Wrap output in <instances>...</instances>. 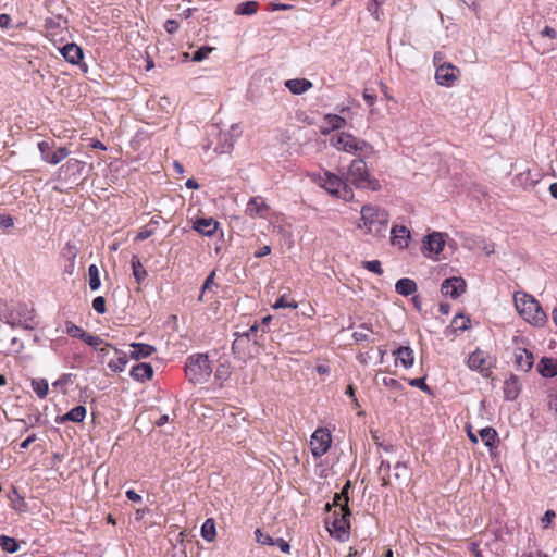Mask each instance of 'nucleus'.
Returning a JSON list of instances; mask_svg holds the SVG:
<instances>
[{
    "mask_svg": "<svg viewBox=\"0 0 557 557\" xmlns=\"http://www.w3.org/2000/svg\"><path fill=\"white\" fill-rule=\"evenodd\" d=\"M515 306L519 314L529 323L535 326H544L547 322V314L540 302L523 292H517L513 296Z\"/></svg>",
    "mask_w": 557,
    "mask_h": 557,
    "instance_id": "f257e3e1",
    "label": "nucleus"
},
{
    "mask_svg": "<svg viewBox=\"0 0 557 557\" xmlns=\"http://www.w3.org/2000/svg\"><path fill=\"white\" fill-rule=\"evenodd\" d=\"M388 214L385 210L367 205L361 209V222L359 228H366L367 233L377 237H385L388 226Z\"/></svg>",
    "mask_w": 557,
    "mask_h": 557,
    "instance_id": "f03ea898",
    "label": "nucleus"
},
{
    "mask_svg": "<svg viewBox=\"0 0 557 557\" xmlns=\"http://www.w3.org/2000/svg\"><path fill=\"white\" fill-rule=\"evenodd\" d=\"M212 373V366L206 354L190 355L185 364V374L193 384L206 383Z\"/></svg>",
    "mask_w": 557,
    "mask_h": 557,
    "instance_id": "7ed1b4c3",
    "label": "nucleus"
},
{
    "mask_svg": "<svg viewBox=\"0 0 557 557\" xmlns=\"http://www.w3.org/2000/svg\"><path fill=\"white\" fill-rule=\"evenodd\" d=\"M332 145L338 150L354 153L357 151L371 153L373 148L366 140L359 139L349 133H341L332 138Z\"/></svg>",
    "mask_w": 557,
    "mask_h": 557,
    "instance_id": "20e7f679",
    "label": "nucleus"
},
{
    "mask_svg": "<svg viewBox=\"0 0 557 557\" xmlns=\"http://www.w3.org/2000/svg\"><path fill=\"white\" fill-rule=\"evenodd\" d=\"M346 182L362 188L369 186V173L367 164L362 159L351 161L347 171Z\"/></svg>",
    "mask_w": 557,
    "mask_h": 557,
    "instance_id": "39448f33",
    "label": "nucleus"
},
{
    "mask_svg": "<svg viewBox=\"0 0 557 557\" xmlns=\"http://www.w3.org/2000/svg\"><path fill=\"white\" fill-rule=\"evenodd\" d=\"M325 178L322 187H324L330 194L341 197L345 200L352 198V193L347 186V182H344L341 177L335 174L325 172Z\"/></svg>",
    "mask_w": 557,
    "mask_h": 557,
    "instance_id": "423d86ee",
    "label": "nucleus"
},
{
    "mask_svg": "<svg viewBox=\"0 0 557 557\" xmlns=\"http://www.w3.org/2000/svg\"><path fill=\"white\" fill-rule=\"evenodd\" d=\"M331 434L324 429H318L311 436L310 448L312 455L318 458L326 454L331 446Z\"/></svg>",
    "mask_w": 557,
    "mask_h": 557,
    "instance_id": "0eeeda50",
    "label": "nucleus"
},
{
    "mask_svg": "<svg viewBox=\"0 0 557 557\" xmlns=\"http://www.w3.org/2000/svg\"><path fill=\"white\" fill-rule=\"evenodd\" d=\"M468 366L471 370H478L484 376H488L490 370L494 366V360L483 350L476 349L469 356Z\"/></svg>",
    "mask_w": 557,
    "mask_h": 557,
    "instance_id": "6e6552de",
    "label": "nucleus"
},
{
    "mask_svg": "<svg viewBox=\"0 0 557 557\" xmlns=\"http://www.w3.org/2000/svg\"><path fill=\"white\" fill-rule=\"evenodd\" d=\"M9 323L11 326H21L25 330H33L37 325L33 310L26 306H21L15 313H11Z\"/></svg>",
    "mask_w": 557,
    "mask_h": 557,
    "instance_id": "1a4fd4ad",
    "label": "nucleus"
},
{
    "mask_svg": "<svg viewBox=\"0 0 557 557\" xmlns=\"http://www.w3.org/2000/svg\"><path fill=\"white\" fill-rule=\"evenodd\" d=\"M466 290V282L462 277L453 276L444 280L441 285V293L453 299L458 298Z\"/></svg>",
    "mask_w": 557,
    "mask_h": 557,
    "instance_id": "9d476101",
    "label": "nucleus"
},
{
    "mask_svg": "<svg viewBox=\"0 0 557 557\" xmlns=\"http://www.w3.org/2000/svg\"><path fill=\"white\" fill-rule=\"evenodd\" d=\"M334 519L331 522L334 531L336 532V537L343 540L344 536L348 535V530L350 528L349 516L350 510L346 508L345 510H341L337 512L336 510L333 513Z\"/></svg>",
    "mask_w": 557,
    "mask_h": 557,
    "instance_id": "9b49d317",
    "label": "nucleus"
},
{
    "mask_svg": "<svg viewBox=\"0 0 557 557\" xmlns=\"http://www.w3.org/2000/svg\"><path fill=\"white\" fill-rule=\"evenodd\" d=\"M456 71L458 70L450 63L440 64L435 72V79L442 86H451L457 79Z\"/></svg>",
    "mask_w": 557,
    "mask_h": 557,
    "instance_id": "f8f14e48",
    "label": "nucleus"
},
{
    "mask_svg": "<svg viewBox=\"0 0 557 557\" xmlns=\"http://www.w3.org/2000/svg\"><path fill=\"white\" fill-rule=\"evenodd\" d=\"M269 210L270 207L260 196L250 198L246 207V213L251 218H267Z\"/></svg>",
    "mask_w": 557,
    "mask_h": 557,
    "instance_id": "ddd939ff",
    "label": "nucleus"
},
{
    "mask_svg": "<svg viewBox=\"0 0 557 557\" xmlns=\"http://www.w3.org/2000/svg\"><path fill=\"white\" fill-rule=\"evenodd\" d=\"M534 357L531 351L520 347L515 350V364L517 369L528 372L532 369Z\"/></svg>",
    "mask_w": 557,
    "mask_h": 557,
    "instance_id": "4468645a",
    "label": "nucleus"
},
{
    "mask_svg": "<svg viewBox=\"0 0 557 557\" xmlns=\"http://www.w3.org/2000/svg\"><path fill=\"white\" fill-rule=\"evenodd\" d=\"M504 398L508 401H513L518 398L521 392V384L517 375L510 374L504 382Z\"/></svg>",
    "mask_w": 557,
    "mask_h": 557,
    "instance_id": "2eb2a0df",
    "label": "nucleus"
},
{
    "mask_svg": "<svg viewBox=\"0 0 557 557\" xmlns=\"http://www.w3.org/2000/svg\"><path fill=\"white\" fill-rule=\"evenodd\" d=\"M219 222L213 218H200L194 222L193 228L205 236H212L218 230Z\"/></svg>",
    "mask_w": 557,
    "mask_h": 557,
    "instance_id": "dca6fc26",
    "label": "nucleus"
},
{
    "mask_svg": "<svg viewBox=\"0 0 557 557\" xmlns=\"http://www.w3.org/2000/svg\"><path fill=\"white\" fill-rule=\"evenodd\" d=\"M444 245L445 242L443 239L442 233L433 232L425 237L423 248L426 249L430 253L438 255L443 250Z\"/></svg>",
    "mask_w": 557,
    "mask_h": 557,
    "instance_id": "f3484780",
    "label": "nucleus"
},
{
    "mask_svg": "<svg viewBox=\"0 0 557 557\" xmlns=\"http://www.w3.org/2000/svg\"><path fill=\"white\" fill-rule=\"evenodd\" d=\"M346 125L345 117L337 114H326L323 119V126L321 127V133L323 135L329 134L332 131H337L343 128Z\"/></svg>",
    "mask_w": 557,
    "mask_h": 557,
    "instance_id": "a211bd4d",
    "label": "nucleus"
},
{
    "mask_svg": "<svg viewBox=\"0 0 557 557\" xmlns=\"http://www.w3.org/2000/svg\"><path fill=\"white\" fill-rule=\"evenodd\" d=\"M284 85L293 95H301L312 88V82L307 78L287 79Z\"/></svg>",
    "mask_w": 557,
    "mask_h": 557,
    "instance_id": "6ab92c4d",
    "label": "nucleus"
},
{
    "mask_svg": "<svg viewBox=\"0 0 557 557\" xmlns=\"http://www.w3.org/2000/svg\"><path fill=\"white\" fill-rule=\"evenodd\" d=\"M392 238L391 242L394 246L405 248L410 239V232L406 226H394L391 230Z\"/></svg>",
    "mask_w": 557,
    "mask_h": 557,
    "instance_id": "aec40b11",
    "label": "nucleus"
},
{
    "mask_svg": "<svg viewBox=\"0 0 557 557\" xmlns=\"http://www.w3.org/2000/svg\"><path fill=\"white\" fill-rule=\"evenodd\" d=\"M393 355L395 356L396 363L400 362L405 369H409L413 366V350L409 346H400L393 351Z\"/></svg>",
    "mask_w": 557,
    "mask_h": 557,
    "instance_id": "412c9836",
    "label": "nucleus"
},
{
    "mask_svg": "<svg viewBox=\"0 0 557 557\" xmlns=\"http://www.w3.org/2000/svg\"><path fill=\"white\" fill-rule=\"evenodd\" d=\"M60 52L63 58L72 64H78L83 59V51L75 44H66L60 49Z\"/></svg>",
    "mask_w": 557,
    "mask_h": 557,
    "instance_id": "4be33fe9",
    "label": "nucleus"
},
{
    "mask_svg": "<svg viewBox=\"0 0 557 557\" xmlns=\"http://www.w3.org/2000/svg\"><path fill=\"white\" fill-rule=\"evenodd\" d=\"M153 375V369L150 363H138L134 366L131 370V376L139 382H145L146 380H150Z\"/></svg>",
    "mask_w": 557,
    "mask_h": 557,
    "instance_id": "5701e85b",
    "label": "nucleus"
},
{
    "mask_svg": "<svg viewBox=\"0 0 557 557\" xmlns=\"http://www.w3.org/2000/svg\"><path fill=\"white\" fill-rule=\"evenodd\" d=\"M539 373L544 377H554L557 375V360L543 357L537 364Z\"/></svg>",
    "mask_w": 557,
    "mask_h": 557,
    "instance_id": "b1692460",
    "label": "nucleus"
},
{
    "mask_svg": "<svg viewBox=\"0 0 557 557\" xmlns=\"http://www.w3.org/2000/svg\"><path fill=\"white\" fill-rule=\"evenodd\" d=\"M86 408L84 406H76L72 408L69 412L61 417H57L55 422L57 423H64L66 421H72L79 423L82 422L86 417Z\"/></svg>",
    "mask_w": 557,
    "mask_h": 557,
    "instance_id": "393cba45",
    "label": "nucleus"
},
{
    "mask_svg": "<svg viewBox=\"0 0 557 557\" xmlns=\"http://www.w3.org/2000/svg\"><path fill=\"white\" fill-rule=\"evenodd\" d=\"M131 347L133 350L129 354V358L134 360L147 358L156 351L153 346L144 343H132Z\"/></svg>",
    "mask_w": 557,
    "mask_h": 557,
    "instance_id": "a878e982",
    "label": "nucleus"
},
{
    "mask_svg": "<svg viewBox=\"0 0 557 557\" xmlns=\"http://www.w3.org/2000/svg\"><path fill=\"white\" fill-rule=\"evenodd\" d=\"M259 325L255 323L250 326V329L247 332H244L242 334H238L235 341L232 344V351L233 354H239V348L247 342L250 341L251 336L258 331Z\"/></svg>",
    "mask_w": 557,
    "mask_h": 557,
    "instance_id": "bb28decb",
    "label": "nucleus"
},
{
    "mask_svg": "<svg viewBox=\"0 0 557 557\" xmlns=\"http://www.w3.org/2000/svg\"><path fill=\"white\" fill-rule=\"evenodd\" d=\"M395 290L403 296H409L417 290V284L411 278H400L395 285Z\"/></svg>",
    "mask_w": 557,
    "mask_h": 557,
    "instance_id": "cd10ccee",
    "label": "nucleus"
},
{
    "mask_svg": "<svg viewBox=\"0 0 557 557\" xmlns=\"http://www.w3.org/2000/svg\"><path fill=\"white\" fill-rule=\"evenodd\" d=\"M234 147V139L230 133L220 134V143L214 148V151L220 154L230 153Z\"/></svg>",
    "mask_w": 557,
    "mask_h": 557,
    "instance_id": "c85d7f7f",
    "label": "nucleus"
},
{
    "mask_svg": "<svg viewBox=\"0 0 557 557\" xmlns=\"http://www.w3.org/2000/svg\"><path fill=\"white\" fill-rule=\"evenodd\" d=\"M114 351L119 355L117 359L116 360H111L109 363H108V367L113 371V372H122L127 362H128V357L127 355L117 349V348H114Z\"/></svg>",
    "mask_w": 557,
    "mask_h": 557,
    "instance_id": "c756f323",
    "label": "nucleus"
},
{
    "mask_svg": "<svg viewBox=\"0 0 557 557\" xmlns=\"http://www.w3.org/2000/svg\"><path fill=\"white\" fill-rule=\"evenodd\" d=\"M350 487V482L347 481L341 493H336L334 496L333 504L334 506L339 508L341 510H345L348 507V490Z\"/></svg>",
    "mask_w": 557,
    "mask_h": 557,
    "instance_id": "7c9ffc66",
    "label": "nucleus"
},
{
    "mask_svg": "<svg viewBox=\"0 0 557 557\" xmlns=\"http://www.w3.org/2000/svg\"><path fill=\"white\" fill-rule=\"evenodd\" d=\"M232 374V367L226 359L221 358L215 370V379L226 381Z\"/></svg>",
    "mask_w": 557,
    "mask_h": 557,
    "instance_id": "2f4dec72",
    "label": "nucleus"
},
{
    "mask_svg": "<svg viewBox=\"0 0 557 557\" xmlns=\"http://www.w3.org/2000/svg\"><path fill=\"white\" fill-rule=\"evenodd\" d=\"M30 385L38 398L44 399L47 396L49 386L46 379H33Z\"/></svg>",
    "mask_w": 557,
    "mask_h": 557,
    "instance_id": "473e14b6",
    "label": "nucleus"
},
{
    "mask_svg": "<svg viewBox=\"0 0 557 557\" xmlns=\"http://www.w3.org/2000/svg\"><path fill=\"white\" fill-rule=\"evenodd\" d=\"M259 3L257 1H246L239 3L235 9L237 15H252L258 11Z\"/></svg>",
    "mask_w": 557,
    "mask_h": 557,
    "instance_id": "72a5a7b5",
    "label": "nucleus"
},
{
    "mask_svg": "<svg viewBox=\"0 0 557 557\" xmlns=\"http://www.w3.org/2000/svg\"><path fill=\"white\" fill-rule=\"evenodd\" d=\"M215 522L213 519H207L201 527V536L208 541L212 542L215 537Z\"/></svg>",
    "mask_w": 557,
    "mask_h": 557,
    "instance_id": "f704fd0d",
    "label": "nucleus"
},
{
    "mask_svg": "<svg viewBox=\"0 0 557 557\" xmlns=\"http://www.w3.org/2000/svg\"><path fill=\"white\" fill-rule=\"evenodd\" d=\"M0 546L2 550L10 554L16 553L20 549V544L16 540L7 535H0Z\"/></svg>",
    "mask_w": 557,
    "mask_h": 557,
    "instance_id": "c9c22d12",
    "label": "nucleus"
},
{
    "mask_svg": "<svg viewBox=\"0 0 557 557\" xmlns=\"http://www.w3.org/2000/svg\"><path fill=\"white\" fill-rule=\"evenodd\" d=\"M131 264L135 280L138 283L143 282L147 276V271L145 270V268L143 267V264L140 263L139 259L136 256H133Z\"/></svg>",
    "mask_w": 557,
    "mask_h": 557,
    "instance_id": "e433bc0d",
    "label": "nucleus"
},
{
    "mask_svg": "<svg viewBox=\"0 0 557 557\" xmlns=\"http://www.w3.org/2000/svg\"><path fill=\"white\" fill-rule=\"evenodd\" d=\"M391 465L388 461L386 460H382L381 463H380V467H379V475H380V479L382 481V484L384 486L388 485L392 483V476H391Z\"/></svg>",
    "mask_w": 557,
    "mask_h": 557,
    "instance_id": "4c0bfd02",
    "label": "nucleus"
},
{
    "mask_svg": "<svg viewBox=\"0 0 557 557\" xmlns=\"http://www.w3.org/2000/svg\"><path fill=\"white\" fill-rule=\"evenodd\" d=\"M88 275H89V287L91 290H97L100 285V276H99V269L96 264H90L88 268Z\"/></svg>",
    "mask_w": 557,
    "mask_h": 557,
    "instance_id": "58836bf2",
    "label": "nucleus"
},
{
    "mask_svg": "<svg viewBox=\"0 0 557 557\" xmlns=\"http://www.w3.org/2000/svg\"><path fill=\"white\" fill-rule=\"evenodd\" d=\"M481 440L484 442V444L488 447H492L495 443V440L497 437V432L493 428H483L479 431Z\"/></svg>",
    "mask_w": 557,
    "mask_h": 557,
    "instance_id": "ea45409f",
    "label": "nucleus"
},
{
    "mask_svg": "<svg viewBox=\"0 0 557 557\" xmlns=\"http://www.w3.org/2000/svg\"><path fill=\"white\" fill-rule=\"evenodd\" d=\"M393 478L397 482L406 481L409 478L407 465L404 462H397L394 467Z\"/></svg>",
    "mask_w": 557,
    "mask_h": 557,
    "instance_id": "a19ab883",
    "label": "nucleus"
},
{
    "mask_svg": "<svg viewBox=\"0 0 557 557\" xmlns=\"http://www.w3.org/2000/svg\"><path fill=\"white\" fill-rule=\"evenodd\" d=\"M70 154V151L65 147H60L55 151L50 153L48 157V163L58 164Z\"/></svg>",
    "mask_w": 557,
    "mask_h": 557,
    "instance_id": "79ce46f5",
    "label": "nucleus"
},
{
    "mask_svg": "<svg viewBox=\"0 0 557 557\" xmlns=\"http://www.w3.org/2000/svg\"><path fill=\"white\" fill-rule=\"evenodd\" d=\"M368 332H371L373 333V330L366 323L361 324L358 330H356L354 333H352V338L356 341V342H363V341H368L369 339V336H368Z\"/></svg>",
    "mask_w": 557,
    "mask_h": 557,
    "instance_id": "37998d69",
    "label": "nucleus"
},
{
    "mask_svg": "<svg viewBox=\"0 0 557 557\" xmlns=\"http://www.w3.org/2000/svg\"><path fill=\"white\" fill-rule=\"evenodd\" d=\"M298 304L294 299H289L286 295H282L273 305L274 309L290 308L296 309Z\"/></svg>",
    "mask_w": 557,
    "mask_h": 557,
    "instance_id": "c03bdc74",
    "label": "nucleus"
},
{
    "mask_svg": "<svg viewBox=\"0 0 557 557\" xmlns=\"http://www.w3.org/2000/svg\"><path fill=\"white\" fill-rule=\"evenodd\" d=\"M66 333L71 337L79 338L82 341H83L84 336L86 335V332L82 327H79L71 322H66Z\"/></svg>",
    "mask_w": 557,
    "mask_h": 557,
    "instance_id": "a18cd8bd",
    "label": "nucleus"
},
{
    "mask_svg": "<svg viewBox=\"0 0 557 557\" xmlns=\"http://www.w3.org/2000/svg\"><path fill=\"white\" fill-rule=\"evenodd\" d=\"M362 267L377 275L383 274L381 262L379 260L363 261Z\"/></svg>",
    "mask_w": 557,
    "mask_h": 557,
    "instance_id": "49530a36",
    "label": "nucleus"
},
{
    "mask_svg": "<svg viewBox=\"0 0 557 557\" xmlns=\"http://www.w3.org/2000/svg\"><path fill=\"white\" fill-rule=\"evenodd\" d=\"M212 50H213V48H211V47H201L194 52L191 60L194 62H201L206 58H208V55L210 54V52Z\"/></svg>",
    "mask_w": 557,
    "mask_h": 557,
    "instance_id": "de8ad7c7",
    "label": "nucleus"
},
{
    "mask_svg": "<svg viewBox=\"0 0 557 557\" xmlns=\"http://www.w3.org/2000/svg\"><path fill=\"white\" fill-rule=\"evenodd\" d=\"M214 276H215V271H212L208 276L207 278L205 280V283L201 287V293L198 297V300L199 301H203V295H205V292L207 289H211L212 286L214 285Z\"/></svg>",
    "mask_w": 557,
    "mask_h": 557,
    "instance_id": "09e8293b",
    "label": "nucleus"
},
{
    "mask_svg": "<svg viewBox=\"0 0 557 557\" xmlns=\"http://www.w3.org/2000/svg\"><path fill=\"white\" fill-rule=\"evenodd\" d=\"M255 534L258 543L265 545H275L274 539L271 537L269 534L262 533L261 530L257 529Z\"/></svg>",
    "mask_w": 557,
    "mask_h": 557,
    "instance_id": "8fccbe9b",
    "label": "nucleus"
},
{
    "mask_svg": "<svg viewBox=\"0 0 557 557\" xmlns=\"http://www.w3.org/2000/svg\"><path fill=\"white\" fill-rule=\"evenodd\" d=\"M76 253H77V249L75 246L67 244L66 247L64 248V256H66L69 258V260L71 261V264H70L71 269H73V267H74V260L76 258ZM69 272L72 273V270H69Z\"/></svg>",
    "mask_w": 557,
    "mask_h": 557,
    "instance_id": "3c124183",
    "label": "nucleus"
},
{
    "mask_svg": "<svg viewBox=\"0 0 557 557\" xmlns=\"http://www.w3.org/2000/svg\"><path fill=\"white\" fill-rule=\"evenodd\" d=\"M92 308L99 314H103L106 312V299L102 296H98L92 300Z\"/></svg>",
    "mask_w": 557,
    "mask_h": 557,
    "instance_id": "603ef678",
    "label": "nucleus"
},
{
    "mask_svg": "<svg viewBox=\"0 0 557 557\" xmlns=\"http://www.w3.org/2000/svg\"><path fill=\"white\" fill-rule=\"evenodd\" d=\"M83 341L91 346L94 349H98L97 347L103 343L102 338L99 337V336H95V335H90L88 333H86V335L84 336Z\"/></svg>",
    "mask_w": 557,
    "mask_h": 557,
    "instance_id": "864d4df0",
    "label": "nucleus"
},
{
    "mask_svg": "<svg viewBox=\"0 0 557 557\" xmlns=\"http://www.w3.org/2000/svg\"><path fill=\"white\" fill-rule=\"evenodd\" d=\"M453 323L456 325V329L465 331L469 327L470 320L466 318L465 315H456L454 318Z\"/></svg>",
    "mask_w": 557,
    "mask_h": 557,
    "instance_id": "5fc2aeb1",
    "label": "nucleus"
},
{
    "mask_svg": "<svg viewBox=\"0 0 557 557\" xmlns=\"http://www.w3.org/2000/svg\"><path fill=\"white\" fill-rule=\"evenodd\" d=\"M38 149L40 151L41 158L47 162L48 157H50L51 151V145L48 141H40L38 144Z\"/></svg>",
    "mask_w": 557,
    "mask_h": 557,
    "instance_id": "6e6d98bb",
    "label": "nucleus"
},
{
    "mask_svg": "<svg viewBox=\"0 0 557 557\" xmlns=\"http://www.w3.org/2000/svg\"><path fill=\"white\" fill-rule=\"evenodd\" d=\"M409 385L413 386V387H418L424 392H430V388L429 386L425 384V379L424 377H417V379H411L409 381Z\"/></svg>",
    "mask_w": 557,
    "mask_h": 557,
    "instance_id": "4d7b16f0",
    "label": "nucleus"
},
{
    "mask_svg": "<svg viewBox=\"0 0 557 557\" xmlns=\"http://www.w3.org/2000/svg\"><path fill=\"white\" fill-rule=\"evenodd\" d=\"M382 383L384 386L386 387H389V388H399L400 387V384L397 380L393 379V377H387V376H384L382 379Z\"/></svg>",
    "mask_w": 557,
    "mask_h": 557,
    "instance_id": "13d9d810",
    "label": "nucleus"
},
{
    "mask_svg": "<svg viewBox=\"0 0 557 557\" xmlns=\"http://www.w3.org/2000/svg\"><path fill=\"white\" fill-rule=\"evenodd\" d=\"M13 219L10 215L0 214V226L2 228H10L13 226Z\"/></svg>",
    "mask_w": 557,
    "mask_h": 557,
    "instance_id": "bf43d9fd",
    "label": "nucleus"
},
{
    "mask_svg": "<svg viewBox=\"0 0 557 557\" xmlns=\"http://www.w3.org/2000/svg\"><path fill=\"white\" fill-rule=\"evenodd\" d=\"M178 22L175 20H168L164 24V28L169 34H173L178 29Z\"/></svg>",
    "mask_w": 557,
    "mask_h": 557,
    "instance_id": "052dcab7",
    "label": "nucleus"
},
{
    "mask_svg": "<svg viewBox=\"0 0 557 557\" xmlns=\"http://www.w3.org/2000/svg\"><path fill=\"white\" fill-rule=\"evenodd\" d=\"M555 517H556V513L554 510H547L545 512L544 517L542 518L543 528H547Z\"/></svg>",
    "mask_w": 557,
    "mask_h": 557,
    "instance_id": "680f3d73",
    "label": "nucleus"
},
{
    "mask_svg": "<svg viewBox=\"0 0 557 557\" xmlns=\"http://www.w3.org/2000/svg\"><path fill=\"white\" fill-rule=\"evenodd\" d=\"M274 542H275V545H277L283 553H289L290 545L285 540L276 539V540H274Z\"/></svg>",
    "mask_w": 557,
    "mask_h": 557,
    "instance_id": "e2e57ef3",
    "label": "nucleus"
},
{
    "mask_svg": "<svg viewBox=\"0 0 557 557\" xmlns=\"http://www.w3.org/2000/svg\"><path fill=\"white\" fill-rule=\"evenodd\" d=\"M541 35L554 39L557 36V32L555 28L550 26H545L544 29L541 32Z\"/></svg>",
    "mask_w": 557,
    "mask_h": 557,
    "instance_id": "0e129e2a",
    "label": "nucleus"
},
{
    "mask_svg": "<svg viewBox=\"0 0 557 557\" xmlns=\"http://www.w3.org/2000/svg\"><path fill=\"white\" fill-rule=\"evenodd\" d=\"M126 497L131 500V502H134V503H139L141 502V496L136 493L134 490H128L126 491Z\"/></svg>",
    "mask_w": 557,
    "mask_h": 557,
    "instance_id": "69168bd1",
    "label": "nucleus"
},
{
    "mask_svg": "<svg viewBox=\"0 0 557 557\" xmlns=\"http://www.w3.org/2000/svg\"><path fill=\"white\" fill-rule=\"evenodd\" d=\"M152 235V231L151 230H148V228H143L141 231L138 232V234L136 235V239L137 240H145L147 239L148 237H150Z\"/></svg>",
    "mask_w": 557,
    "mask_h": 557,
    "instance_id": "338daca9",
    "label": "nucleus"
},
{
    "mask_svg": "<svg viewBox=\"0 0 557 557\" xmlns=\"http://www.w3.org/2000/svg\"><path fill=\"white\" fill-rule=\"evenodd\" d=\"M271 253V247L265 245L255 252L256 258H262Z\"/></svg>",
    "mask_w": 557,
    "mask_h": 557,
    "instance_id": "774afa93",
    "label": "nucleus"
}]
</instances>
